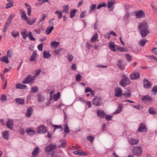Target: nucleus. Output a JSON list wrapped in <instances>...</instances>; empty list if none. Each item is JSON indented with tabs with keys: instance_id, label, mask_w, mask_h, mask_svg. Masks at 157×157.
<instances>
[{
	"instance_id": "49530a36",
	"label": "nucleus",
	"mask_w": 157,
	"mask_h": 157,
	"mask_svg": "<svg viewBox=\"0 0 157 157\" xmlns=\"http://www.w3.org/2000/svg\"><path fill=\"white\" fill-rule=\"evenodd\" d=\"M87 139L91 143H92L94 140V137L93 136L90 135L87 136Z\"/></svg>"
},
{
	"instance_id": "6e6d98bb",
	"label": "nucleus",
	"mask_w": 157,
	"mask_h": 157,
	"mask_svg": "<svg viewBox=\"0 0 157 157\" xmlns=\"http://www.w3.org/2000/svg\"><path fill=\"white\" fill-rule=\"evenodd\" d=\"M61 48H59L57 49H56L54 52V53L56 55L59 54L61 51Z\"/></svg>"
},
{
	"instance_id": "4468645a",
	"label": "nucleus",
	"mask_w": 157,
	"mask_h": 157,
	"mask_svg": "<svg viewBox=\"0 0 157 157\" xmlns=\"http://www.w3.org/2000/svg\"><path fill=\"white\" fill-rule=\"evenodd\" d=\"M38 132L40 133H45L47 132L46 128L43 126H39L38 128Z\"/></svg>"
},
{
	"instance_id": "a18cd8bd",
	"label": "nucleus",
	"mask_w": 157,
	"mask_h": 157,
	"mask_svg": "<svg viewBox=\"0 0 157 157\" xmlns=\"http://www.w3.org/2000/svg\"><path fill=\"white\" fill-rule=\"evenodd\" d=\"M107 6V5L105 2H103L101 4H100L97 6V9H99L103 7H105Z\"/></svg>"
},
{
	"instance_id": "3c124183",
	"label": "nucleus",
	"mask_w": 157,
	"mask_h": 157,
	"mask_svg": "<svg viewBox=\"0 0 157 157\" xmlns=\"http://www.w3.org/2000/svg\"><path fill=\"white\" fill-rule=\"evenodd\" d=\"M125 56H126V59L129 62L131 61L132 60V58L131 56H130L129 54H125Z\"/></svg>"
},
{
	"instance_id": "2f4dec72",
	"label": "nucleus",
	"mask_w": 157,
	"mask_h": 157,
	"mask_svg": "<svg viewBox=\"0 0 157 157\" xmlns=\"http://www.w3.org/2000/svg\"><path fill=\"white\" fill-rule=\"evenodd\" d=\"M96 4H92L91 6L90 7V11L89 13H92L95 11L96 8Z\"/></svg>"
},
{
	"instance_id": "1a4fd4ad",
	"label": "nucleus",
	"mask_w": 157,
	"mask_h": 157,
	"mask_svg": "<svg viewBox=\"0 0 157 157\" xmlns=\"http://www.w3.org/2000/svg\"><path fill=\"white\" fill-rule=\"evenodd\" d=\"M144 86L145 88H150L152 86L151 82L146 79L144 80Z\"/></svg>"
},
{
	"instance_id": "58836bf2",
	"label": "nucleus",
	"mask_w": 157,
	"mask_h": 157,
	"mask_svg": "<svg viewBox=\"0 0 157 157\" xmlns=\"http://www.w3.org/2000/svg\"><path fill=\"white\" fill-rule=\"evenodd\" d=\"M9 3L6 4V9H8L12 7L13 6V2H8Z\"/></svg>"
},
{
	"instance_id": "0eeeda50",
	"label": "nucleus",
	"mask_w": 157,
	"mask_h": 157,
	"mask_svg": "<svg viewBox=\"0 0 157 157\" xmlns=\"http://www.w3.org/2000/svg\"><path fill=\"white\" fill-rule=\"evenodd\" d=\"M135 15L136 18L139 19L143 18L145 17L144 13L142 10L136 11Z\"/></svg>"
},
{
	"instance_id": "423d86ee",
	"label": "nucleus",
	"mask_w": 157,
	"mask_h": 157,
	"mask_svg": "<svg viewBox=\"0 0 157 157\" xmlns=\"http://www.w3.org/2000/svg\"><path fill=\"white\" fill-rule=\"evenodd\" d=\"M56 148V145L53 144H51L46 147L45 151L46 152H50Z\"/></svg>"
},
{
	"instance_id": "cd10ccee",
	"label": "nucleus",
	"mask_w": 157,
	"mask_h": 157,
	"mask_svg": "<svg viewBox=\"0 0 157 157\" xmlns=\"http://www.w3.org/2000/svg\"><path fill=\"white\" fill-rule=\"evenodd\" d=\"M117 65L119 68L121 70H123L124 68V65L122 64V61L120 60L117 63Z\"/></svg>"
},
{
	"instance_id": "c03bdc74",
	"label": "nucleus",
	"mask_w": 157,
	"mask_h": 157,
	"mask_svg": "<svg viewBox=\"0 0 157 157\" xmlns=\"http://www.w3.org/2000/svg\"><path fill=\"white\" fill-rule=\"evenodd\" d=\"M26 132L28 135H33L35 134V132L33 131L32 129L30 128L29 129L26 130Z\"/></svg>"
},
{
	"instance_id": "4d7b16f0",
	"label": "nucleus",
	"mask_w": 157,
	"mask_h": 157,
	"mask_svg": "<svg viewBox=\"0 0 157 157\" xmlns=\"http://www.w3.org/2000/svg\"><path fill=\"white\" fill-rule=\"evenodd\" d=\"M76 79L77 81H80L82 76L79 74L76 75H75Z\"/></svg>"
},
{
	"instance_id": "c9c22d12",
	"label": "nucleus",
	"mask_w": 157,
	"mask_h": 157,
	"mask_svg": "<svg viewBox=\"0 0 157 157\" xmlns=\"http://www.w3.org/2000/svg\"><path fill=\"white\" fill-rule=\"evenodd\" d=\"M60 96V93L59 92H57L56 94H55L53 96L54 101H56L59 98Z\"/></svg>"
},
{
	"instance_id": "6e6552de",
	"label": "nucleus",
	"mask_w": 157,
	"mask_h": 157,
	"mask_svg": "<svg viewBox=\"0 0 157 157\" xmlns=\"http://www.w3.org/2000/svg\"><path fill=\"white\" fill-rule=\"evenodd\" d=\"M140 78V74L139 72H135L130 75V78L131 80L137 79Z\"/></svg>"
},
{
	"instance_id": "473e14b6",
	"label": "nucleus",
	"mask_w": 157,
	"mask_h": 157,
	"mask_svg": "<svg viewBox=\"0 0 157 157\" xmlns=\"http://www.w3.org/2000/svg\"><path fill=\"white\" fill-rule=\"evenodd\" d=\"M9 132L7 131L4 132L2 133V137L6 140H8L9 139Z\"/></svg>"
},
{
	"instance_id": "b1692460",
	"label": "nucleus",
	"mask_w": 157,
	"mask_h": 157,
	"mask_svg": "<svg viewBox=\"0 0 157 157\" xmlns=\"http://www.w3.org/2000/svg\"><path fill=\"white\" fill-rule=\"evenodd\" d=\"M33 113V110L32 108H29L27 111L26 113V116L28 117H30Z\"/></svg>"
},
{
	"instance_id": "39448f33",
	"label": "nucleus",
	"mask_w": 157,
	"mask_h": 157,
	"mask_svg": "<svg viewBox=\"0 0 157 157\" xmlns=\"http://www.w3.org/2000/svg\"><path fill=\"white\" fill-rule=\"evenodd\" d=\"M122 90L119 87H117L115 88L114 95L117 97H119L123 95Z\"/></svg>"
},
{
	"instance_id": "ddd939ff",
	"label": "nucleus",
	"mask_w": 157,
	"mask_h": 157,
	"mask_svg": "<svg viewBox=\"0 0 157 157\" xmlns=\"http://www.w3.org/2000/svg\"><path fill=\"white\" fill-rule=\"evenodd\" d=\"M128 139L129 143L131 145L136 144L138 143V140L135 138H130Z\"/></svg>"
},
{
	"instance_id": "72a5a7b5",
	"label": "nucleus",
	"mask_w": 157,
	"mask_h": 157,
	"mask_svg": "<svg viewBox=\"0 0 157 157\" xmlns=\"http://www.w3.org/2000/svg\"><path fill=\"white\" fill-rule=\"evenodd\" d=\"M54 29L53 26H51L50 28L48 27L45 31L46 34L49 35L50 34L52 31V30Z\"/></svg>"
},
{
	"instance_id": "a19ab883",
	"label": "nucleus",
	"mask_w": 157,
	"mask_h": 157,
	"mask_svg": "<svg viewBox=\"0 0 157 157\" xmlns=\"http://www.w3.org/2000/svg\"><path fill=\"white\" fill-rule=\"evenodd\" d=\"M98 34L97 33H95V34L93 35L91 39V41L94 42L96 41L97 39L98 38Z\"/></svg>"
},
{
	"instance_id": "4be33fe9",
	"label": "nucleus",
	"mask_w": 157,
	"mask_h": 157,
	"mask_svg": "<svg viewBox=\"0 0 157 157\" xmlns=\"http://www.w3.org/2000/svg\"><path fill=\"white\" fill-rule=\"evenodd\" d=\"M65 124L63 125L64 131L65 132L68 133L70 132L69 127L67 123V121H65Z\"/></svg>"
},
{
	"instance_id": "9b49d317",
	"label": "nucleus",
	"mask_w": 157,
	"mask_h": 157,
	"mask_svg": "<svg viewBox=\"0 0 157 157\" xmlns=\"http://www.w3.org/2000/svg\"><path fill=\"white\" fill-rule=\"evenodd\" d=\"M20 13L22 20L24 21H27L28 20V18L24 11L22 9H21L20 10Z\"/></svg>"
},
{
	"instance_id": "9d476101",
	"label": "nucleus",
	"mask_w": 157,
	"mask_h": 157,
	"mask_svg": "<svg viewBox=\"0 0 157 157\" xmlns=\"http://www.w3.org/2000/svg\"><path fill=\"white\" fill-rule=\"evenodd\" d=\"M147 130V128L145 124L144 123L141 124L138 128V131L140 132H146Z\"/></svg>"
},
{
	"instance_id": "0e129e2a",
	"label": "nucleus",
	"mask_w": 157,
	"mask_h": 157,
	"mask_svg": "<svg viewBox=\"0 0 157 157\" xmlns=\"http://www.w3.org/2000/svg\"><path fill=\"white\" fill-rule=\"evenodd\" d=\"M86 11H84L82 12L80 14V17L81 18H83L86 15Z\"/></svg>"
},
{
	"instance_id": "864d4df0",
	"label": "nucleus",
	"mask_w": 157,
	"mask_h": 157,
	"mask_svg": "<svg viewBox=\"0 0 157 157\" xmlns=\"http://www.w3.org/2000/svg\"><path fill=\"white\" fill-rule=\"evenodd\" d=\"M151 7L153 11L155 13H156V11L157 10V8L155 7V6L153 4V2H152L151 3Z\"/></svg>"
},
{
	"instance_id": "603ef678",
	"label": "nucleus",
	"mask_w": 157,
	"mask_h": 157,
	"mask_svg": "<svg viewBox=\"0 0 157 157\" xmlns=\"http://www.w3.org/2000/svg\"><path fill=\"white\" fill-rule=\"evenodd\" d=\"M52 126L55 127V129L60 128L61 129V131H62L63 130V128L62 126L61 125H53Z\"/></svg>"
},
{
	"instance_id": "bb28decb",
	"label": "nucleus",
	"mask_w": 157,
	"mask_h": 157,
	"mask_svg": "<svg viewBox=\"0 0 157 157\" xmlns=\"http://www.w3.org/2000/svg\"><path fill=\"white\" fill-rule=\"evenodd\" d=\"M0 60L6 63H9V60L8 56H4L3 57L1 58Z\"/></svg>"
},
{
	"instance_id": "c85d7f7f",
	"label": "nucleus",
	"mask_w": 157,
	"mask_h": 157,
	"mask_svg": "<svg viewBox=\"0 0 157 157\" xmlns=\"http://www.w3.org/2000/svg\"><path fill=\"white\" fill-rule=\"evenodd\" d=\"M11 34L12 36L14 38H16L19 36V32L16 30H13L11 32Z\"/></svg>"
},
{
	"instance_id": "ea45409f",
	"label": "nucleus",
	"mask_w": 157,
	"mask_h": 157,
	"mask_svg": "<svg viewBox=\"0 0 157 157\" xmlns=\"http://www.w3.org/2000/svg\"><path fill=\"white\" fill-rule=\"evenodd\" d=\"M147 41V40L146 39H143L141 40H140L139 41V45L141 46H143L145 44Z\"/></svg>"
},
{
	"instance_id": "e433bc0d",
	"label": "nucleus",
	"mask_w": 157,
	"mask_h": 157,
	"mask_svg": "<svg viewBox=\"0 0 157 157\" xmlns=\"http://www.w3.org/2000/svg\"><path fill=\"white\" fill-rule=\"evenodd\" d=\"M43 57L44 58H48L51 57V55L48 52L44 51L43 52Z\"/></svg>"
},
{
	"instance_id": "a211bd4d",
	"label": "nucleus",
	"mask_w": 157,
	"mask_h": 157,
	"mask_svg": "<svg viewBox=\"0 0 157 157\" xmlns=\"http://www.w3.org/2000/svg\"><path fill=\"white\" fill-rule=\"evenodd\" d=\"M109 48L113 51H116L115 48V45L113 42H110L109 43Z\"/></svg>"
},
{
	"instance_id": "aec40b11",
	"label": "nucleus",
	"mask_w": 157,
	"mask_h": 157,
	"mask_svg": "<svg viewBox=\"0 0 157 157\" xmlns=\"http://www.w3.org/2000/svg\"><path fill=\"white\" fill-rule=\"evenodd\" d=\"M97 113L98 116L103 118L105 115V113L103 110L100 111L98 110L97 111Z\"/></svg>"
},
{
	"instance_id": "dca6fc26",
	"label": "nucleus",
	"mask_w": 157,
	"mask_h": 157,
	"mask_svg": "<svg viewBox=\"0 0 157 157\" xmlns=\"http://www.w3.org/2000/svg\"><path fill=\"white\" fill-rule=\"evenodd\" d=\"M32 80V75H29L23 81L22 83L23 84L28 83L31 82Z\"/></svg>"
},
{
	"instance_id": "79ce46f5",
	"label": "nucleus",
	"mask_w": 157,
	"mask_h": 157,
	"mask_svg": "<svg viewBox=\"0 0 157 157\" xmlns=\"http://www.w3.org/2000/svg\"><path fill=\"white\" fill-rule=\"evenodd\" d=\"M28 37L29 39L31 40L35 41L36 40L33 37L32 35V33L31 31L29 32V35Z\"/></svg>"
},
{
	"instance_id": "8fccbe9b",
	"label": "nucleus",
	"mask_w": 157,
	"mask_h": 157,
	"mask_svg": "<svg viewBox=\"0 0 157 157\" xmlns=\"http://www.w3.org/2000/svg\"><path fill=\"white\" fill-rule=\"evenodd\" d=\"M38 99V101L40 102H42L44 101V97L41 95H39Z\"/></svg>"
},
{
	"instance_id": "2eb2a0df",
	"label": "nucleus",
	"mask_w": 157,
	"mask_h": 157,
	"mask_svg": "<svg viewBox=\"0 0 157 157\" xmlns=\"http://www.w3.org/2000/svg\"><path fill=\"white\" fill-rule=\"evenodd\" d=\"M21 34L22 38L24 39H26L29 35V33H28L27 30L26 29H24L21 32Z\"/></svg>"
},
{
	"instance_id": "f257e3e1",
	"label": "nucleus",
	"mask_w": 157,
	"mask_h": 157,
	"mask_svg": "<svg viewBox=\"0 0 157 157\" xmlns=\"http://www.w3.org/2000/svg\"><path fill=\"white\" fill-rule=\"evenodd\" d=\"M148 24L145 21L140 23L138 26V28L140 30V32L142 37H144L149 33L148 29Z\"/></svg>"
},
{
	"instance_id": "e2e57ef3",
	"label": "nucleus",
	"mask_w": 157,
	"mask_h": 157,
	"mask_svg": "<svg viewBox=\"0 0 157 157\" xmlns=\"http://www.w3.org/2000/svg\"><path fill=\"white\" fill-rule=\"evenodd\" d=\"M27 13L29 16L31 15V7L29 6V7H27Z\"/></svg>"
},
{
	"instance_id": "f3484780",
	"label": "nucleus",
	"mask_w": 157,
	"mask_h": 157,
	"mask_svg": "<svg viewBox=\"0 0 157 157\" xmlns=\"http://www.w3.org/2000/svg\"><path fill=\"white\" fill-rule=\"evenodd\" d=\"M13 122L12 120L10 119L8 120L6 125L8 128H10V129H12L13 128Z\"/></svg>"
},
{
	"instance_id": "338daca9",
	"label": "nucleus",
	"mask_w": 157,
	"mask_h": 157,
	"mask_svg": "<svg viewBox=\"0 0 157 157\" xmlns=\"http://www.w3.org/2000/svg\"><path fill=\"white\" fill-rule=\"evenodd\" d=\"M151 51L154 54L157 56V48H153L151 49Z\"/></svg>"
},
{
	"instance_id": "f704fd0d",
	"label": "nucleus",
	"mask_w": 157,
	"mask_h": 157,
	"mask_svg": "<svg viewBox=\"0 0 157 157\" xmlns=\"http://www.w3.org/2000/svg\"><path fill=\"white\" fill-rule=\"evenodd\" d=\"M115 2L114 1H108L107 4V7L108 8H111L114 5Z\"/></svg>"
},
{
	"instance_id": "052dcab7",
	"label": "nucleus",
	"mask_w": 157,
	"mask_h": 157,
	"mask_svg": "<svg viewBox=\"0 0 157 157\" xmlns=\"http://www.w3.org/2000/svg\"><path fill=\"white\" fill-rule=\"evenodd\" d=\"M5 94H2L1 96V99L2 101H4L7 100Z\"/></svg>"
},
{
	"instance_id": "393cba45",
	"label": "nucleus",
	"mask_w": 157,
	"mask_h": 157,
	"mask_svg": "<svg viewBox=\"0 0 157 157\" xmlns=\"http://www.w3.org/2000/svg\"><path fill=\"white\" fill-rule=\"evenodd\" d=\"M60 142H61V144L60 145L58 146V147L59 148H64L67 145V142L65 140H60Z\"/></svg>"
},
{
	"instance_id": "37998d69",
	"label": "nucleus",
	"mask_w": 157,
	"mask_h": 157,
	"mask_svg": "<svg viewBox=\"0 0 157 157\" xmlns=\"http://www.w3.org/2000/svg\"><path fill=\"white\" fill-rule=\"evenodd\" d=\"M59 42H57L55 41H53L51 43V45L52 47L55 48L59 46Z\"/></svg>"
},
{
	"instance_id": "f8f14e48",
	"label": "nucleus",
	"mask_w": 157,
	"mask_h": 157,
	"mask_svg": "<svg viewBox=\"0 0 157 157\" xmlns=\"http://www.w3.org/2000/svg\"><path fill=\"white\" fill-rule=\"evenodd\" d=\"M73 153L76 155H86L87 153L86 152H83L81 150H78L73 152Z\"/></svg>"
},
{
	"instance_id": "c756f323",
	"label": "nucleus",
	"mask_w": 157,
	"mask_h": 157,
	"mask_svg": "<svg viewBox=\"0 0 157 157\" xmlns=\"http://www.w3.org/2000/svg\"><path fill=\"white\" fill-rule=\"evenodd\" d=\"M15 101L20 105H23L25 103V100L20 98H16L15 99Z\"/></svg>"
},
{
	"instance_id": "7c9ffc66",
	"label": "nucleus",
	"mask_w": 157,
	"mask_h": 157,
	"mask_svg": "<svg viewBox=\"0 0 157 157\" xmlns=\"http://www.w3.org/2000/svg\"><path fill=\"white\" fill-rule=\"evenodd\" d=\"M36 53L34 51L33 52L32 55L30 58V61L31 62H34L36 60L35 58L36 56Z\"/></svg>"
},
{
	"instance_id": "09e8293b",
	"label": "nucleus",
	"mask_w": 157,
	"mask_h": 157,
	"mask_svg": "<svg viewBox=\"0 0 157 157\" xmlns=\"http://www.w3.org/2000/svg\"><path fill=\"white\" fill-rule=\"evenodd\" d=\"M123 95L124 96L125 98H130L131 97V94H130V91L128 90V93H124L123 94Z\"/></svg>"
},
{
	"instance_id": "680f3d73",
	"label": "nucleus",
	"mask_w": 157,
	"mask_h": 157,
	"mask_svg": "<svg viewBox=\"0 0 157 157\" xmlns=\"http://www.w3.org/2000/svg\"><path fill=\"white\" fill-rule=\"evenodd\" d=\"M68 59L70 61H71L73 59L74 57L71 54H69L67 57Z\"/></svg>"
},
{
	"instance_id": "69168bd1",
	"label": "nucleus",
	"mask_w": 157,
	"mask_h": 157,
	"mask_svg": "<svg viewBox=\"0 0 157 157\" xmlns=\"http://www.w3.org/2000/svg\"><path fill=\"white\" fill-rule=\"evenodd\" d=\"M151 91L155 93H157V86H154L151 90Z\"/></svg>"
},
{
	"instance_id": "20e7f679",
	"label": "nucleus",
	"mask_w": 157,
	"mask_h": 157,
	"mask_svg": "<svg viewBox=\"0 0 157 157\" xmlns=\"http://www.w3.org/2000/svg\"><path fill=\"white\" fill-rule=\"evenodd\" d=\"M102 99L100 97L95 96L93 98L92 104L96 106H100L102 104Z\"/></svg>"
},
{
	"instance_id": "412c9836",
	"label": "nucleus",
	"mask_w": 157,
	"mask_h": 157,
	"mask_svg": "<svg viewBox=\"0 0 157 157\" xmlns=\"http://www.w3.org/2000/svg\"><path fill=\"white\" fill-rule=\"evenodd\" d=\"M141 100L143 101H149L150 100H152V98L151 97L147 95L143 96L141 98Z\"/></svg>"
},
{
	"instance_id": "5fc2aeb1",
	"label": "nucleus",
	"mask_w": 157,
	"mask_h": 157,
	"mask_svg": "<svg viewBox=\"0 0 157 157\" xmlns=\"http://www.w3.org/2000/svg\"><path fill=\"white\" fill-rule=\"evenodd\" d=\"M38 89V88L36 86H34L31 88V90H32V92L33 93H35L36 92Z\"/></svg>"
},
{
	"instance_id": "774afa93",
	"label": "nucleus",
	"mask_w": 157,
	"mask_h": 157,
	"mask_svg": "<svg viewBox=\"0 0 157 157\" xmlns=\"http://www.w3.org/2000/svg\"><path fill=\"white\" fill-rule=\"evenodd\" d=\"M43 44H39L37 46V48L40 51H42V48H43Z\"/></svg>"
},
{
	"instance_id": "de8ad7c7",
	"label": "nucleus",
	"mask_w": 157,
	"mask_h": 157,
	"mask_svg": "<svg viewBox=\"0 0 157 157\" xmlns=\"http://www.w3.org/2000/svg\"><path fill=\"white\" fill-rule=\"evenodd\" d=\"M62 12H61L58 11H56L55 12V13L57 14V17L59 18H62L63 15Z\"/></svg>"
},
{
	"instance_id": "13d9d810",
	"label": "nucleus",
	"mask_w": 157,
	"mask_h": 157,
	"mask_svg": "<svg viewBox=\"0 0 157 157\" xmlns=\"http://www.w3.org/2000/svg\"><path fill=\"white\" fill-rule=\"evenodd\" d=\"M63 7V9L62 10V12L63 13H64L65 11L68 10L69 9V6L67 5L64 6Z\"/></svg>"
},
{
	"instance_id": "6ab92c4d",
	"label": "nucleus",
	"mask_w": 157,
	"mask_h": 157,
	"mask_svg": "<svg viewBox=\"0 0 157 157\" xmlns=\"http://www.w3.org/2000/svg\"><path fill=\"white\" fill-rule=\"evenodd\" d=\"M40 149L38 147L34 148L32 152V155L34 156H36L38 155Z\"/></svg>"
},
{
	"instance_id": "5701e85b",
	"label": "nucleus",
	"mask_w": 157,
	"mask_h": 157,
	"mask_svg": "<svg viewBox=\"0 0 157 157\" xmlns=\"http://www.w3.org/2000/svg\"><path fill=\"white\" fill-rule=\"evenodd\" d=\"M36 18L35 17H33L30 19H28L27 21V23L29 25H32L36 21Z\"/></svg>"
},
{
	"instance_id": "4c0bfd02",
	"label": "nucleus",
	"mask_w": 157,
	"mask_h": 157,
	"mask_svg": "<svg viewBox=\"0 0 157 157\" xmlns=\"http://www.w3.org/2000/svg\"><path fill=\"white\" fill-rule=\"evenodd\" d=\"M76 10L75 9H72L71 10V11L70 12V17L71 18H73L76 12Z\"/></svg>"
},
{
	"instance_id": "a878e982",
	"label": "nucleus",
	"mask_w": 157,
	"mask_h": 157,
	"mask_svg": "<svg viewBox=\"0 0 157 157\" xmlns=\"http://www.w3.org/2000/svg\"><path fill=\"white\" fill-rule=\"evenodd\" d=\"M16 87L17 89H25L26 88V86L25 85H23L21 83H18L16 84Z\"/></svg>"
},
{
	"instance_id": "7ed1b4c3",
	"label": "nucleus",
	"mask_w": 157,
	"mask_h": 157,
	"mask_svg": "<svg viewBox=\"0 0 157 157\" xmlns=\"http://www.w3.org/2000/svg\"><path fill=\"white\" fill-rule=\"evenodd\" d=\"M142 149L140 146H134L132 149V152L135 155L140 156L142 152Z\"/></svg>"
},
{
	"instance_id": "bf43d9fd",
	"label": "nucleus",
	"mask_w": 157,
	"mask_h": 157,
	"mask_svg": "<svg viewBox=\"0 0 157 157\" xmlns=\"http://www.w3.org/2000/svg\"><path fill=\"white\" fill-rule=\"evenodd\" d=\"M128 51V50L124 47H120L119 51L120 52H126Z\"/></svg>"
},
{
	"instance_id": "f03ea898",
	"label": "nucleus",
	"mask_w": 157,
	"mask_h": 157,
	"mask_svg": "<svg viewBox=\"0 0 157 157\" xmlns=\"http://www.w3.org/2000/svg\"><path fill=\"white\" fill-rule=\"evenodd\" d=\"M122 78L120 82V85L122 87H124L130 84V81L125 75L122 76Z\"/></svg>"
}]
</instances>
